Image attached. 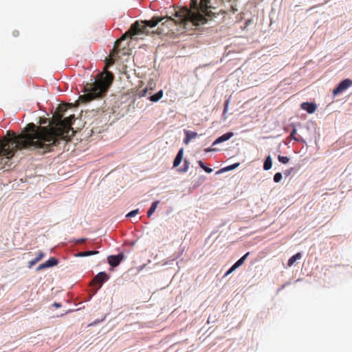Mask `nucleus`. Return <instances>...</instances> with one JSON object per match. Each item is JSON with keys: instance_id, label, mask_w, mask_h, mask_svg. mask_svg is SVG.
<instances>
[{"instance_id": "f257e3e1", "label": "nucleus", "mask_w": 352, "mask_h": 352, "mask_svg": "<svg viewBox=\"0 0 352 352\" xmlns=\"http://www.w3.org/2000/svg\"><path fill=\"white\" fill-rule=\"evenodd\" d=\"M75 120L74 115L63 119L58 113L52 118L50 126H36L28 124L19 135L8 131L7 135L0 140V169L5 168L17 150L29 149L41 153L52 151L60 140H67L70 133H74L72 125Z\"/></svg>"}, {"instance_id": "f03ea898", "label": "nucleus", "mask_w": 352, "mask_h": 352, "mask_svg": "<svg viewBox=\"0 0 352 352\" xmlns=\"http://www.w3.org/2000/svg\"><path fill=\"white\" fill-rule=\"evenodd\" d=\"M75 120L74 115L63 119L58 113L52 118L50 126H36L28 124L19 135L8 131L7 135L0 140V169L5 168L17 150L29 149L41 153L52 151L60 140H67L70 133H74L72 125Z\"/></svg>"}, {"instance_id": "7ed1b4c3", "label": "nucleus", "mask_w": 352, "mask_h": 352, "mask_svg": "<svg viewBox=\"0 0 352 352\" xmlns=\"http://www.w3.org/2000/svg\"><path fill=\"white\" fill-rule=\"evenodd\" d=\"M210 0H200L199 4L197 0H191L190 8H179L177 10L174 9V13L171 14L174 16L176 19H173L170 16H168V12H166V17L167 20L165 23L162 24L163 28L157 27L155 30V34H167L170 31L168 24L175 21V23L183 24L184 26L188 23H192L194 25H199L206 23V16H209L208 9L211 8L210 5Z\"/></svg>"}, {"instance_id": "20e7f679", "label": "nucleus", "mask_w": 352, "mask_h": 352, "mask_svg": "<svg viewBox=\"0 0 352 352\" xmlns=\"http://www.w3.org/2000/svg\"><path fill=\"white\" fill-rule=\"evenodd\" d=\"M154 28V17H152L148 21H136L134 23L119 39H118L114 44L113 48L109 53L110 60L109 65L114 63L113 58L119 57V54L125 55L126 53L124 50L128 47L129 44L122 46L121 45L123 41L128 38H133L135 36H141L142 34L148 35L150 33H153L154 31L151 30Z\"/></svg>"}, {"instance_id": "39448f33", "label": "nucleus", "mask_w": 352, "mask_h": 352, "mask_svg": "<svg viewBox=\"0 0 352 352\" xmlns=\"http://www.w3.org/2000/svg\"><path fill=\"white\" fill-rule=\"evenodd\" d=\"M113 80V75L111 72H107L102 74L99 79L93 83L87 84L85 87L86 94L80 96L79 100L82 102H87L92 100L102 98L108 91Z\"/></svg>"}, {"instance_id": "423d86ee", "label": "nucleus", "mask_w": 352, "mask_h": 352, "mask_svg": "<svg viewBox=\"0 0 352 352\" xmlns=\"http://www.w3.org/2000/svg\"><path fill=\"white\" fill-rule=\"evenodd\" d=\"M352 86V80L346 78L341 81L338 86L333 89V94L334 96L338 95L343 92L348 88Z\"/></svg>"}, {"instance_id": "0eeeda50", "label": "nucleus", "mask_w": 352, "mask_h": 352, "mask_svg": "<svg viewBox=\"0 0 352 352\" xmlns=\"http://www.w3.org/2000/svg\"><path fill=\"white\" fill-rule=\"evenodd\" d=\"M108 276L106 272H99L91 280V284L92 286H98L97 289L101 287L104 282L107 281Z\"/></svg>"}, {"instance_id": "6e6552de", "label": "nucleus", "mask_w": 352, "mask_h": 352, "mask_svg": "<svg viewBox=\"0 0 352 352\" xmlns=\"http://www.w3.org/2000/svg\"><path fill=\"white\" fill-rule=\"evenodd\" d=\"M124 258V254L120 253L118 255H111L107 258L108 263L112 267H117Z\"/></svg>"}, {"instance_id": "1a4fd4ad", "label": "nucleus", "mask_w": 352, "mask_h": 352, "mask_svg": "<svg viewBox=\"0 0 352 352\" xmlns=\"http://www.w3.org/2000/svg\"><path fill=\"white\" fill-rule=\"evenodd\" d=\"M58 261L56 258L52 257L46 262L39 265L37 267V270H41L47 267L55 266L58 264Z\"/></svg>"}, {"instance_id": "9d476101", "label": "nucleus", "mask_w": 352, "mask_h": 352, "mask_svg": "<svg viewBox=\"0 0 352 352\" xmlns=\"http://www.w3.org/2000/svg\"><path fill=\"white\" fill-rule=\"evenodd\" d=\"M233 135L234 133L232 132L226 133L222 135L221 136L219 137L217 139H216L214 142L212 143V145L214 146L223 142L227 141L230 140Z\"/></svg>"}, {"instance_id": "9b49d317", "label": "nucleus", "mask_w": 352, "mask_h": 352, "mask_svg": "<svg viewBox=\"0 0 352 352\" xmlns=\"http://www.w3.org/2000/svg\"><path fill=\"white\" fill-rule=\"evenodd\" d=\"M301 108L309 113H313L316 109V105L314 103L302 102L301 104Z\"/></svg>"}, {"instance_id": "f8f14e48", "label": "nucleus", "mask_w": 352, "mask_h": 352, "mask_svg": "<svg viewBox=\"0 0 352 352\" xmlns=\"http://www.w3.org/2000/svg\"><path fill=\"white\" fill-rule=\"evenodd\" d=\"M184 133L186 134V138L184 139V143L186 144H188L191 140L195 139V138L197 137V133L194 131L185 130Z\"/></svg>"}, {"instance_id": "ddd939ff", "label": "nucleus", "mask_w": 352, "mask_h": 352, "mask_svg": "<svg viewBox=\"0 0 352 352\" xmlns=\"http://www.w3.org/2000/svg\"><path fill=\"white\" fill-rule=\"evenodd\" d=\"M183 154H184V151H183V148H181L179 152L177 153L174 161H173V167H177L182 159H183Z\"/></svg>"}, {"instance_id": "4468645a", "label": "nucleus", "mask_w": 352, "mask_h": 352, "mask_svg": "<svg viewBox=\"0 0 352 352\" xmlns=\"http://www.w3.org/2000/svg\"><path fill=\"white\" fill-rule=\"evenodd\" d=\"M153 89L152 88H146L142 91V96L146 97L148 96L151 101H154V94H152Z\"/></svg>"}, {"instance_id": "2eb2a0df", "label": "nucleus", "mask_w": 352, "mask_h": 352, "mask_svg": "<svg viewBox=\"0 0 352 352\" xmlns=\"http://www.w3.org/2000/svg\"><path fill=\"white\" fill-rule=\"evenodd\" d=\"M43 256L44 254L42 252H39L38 253L37 256L34 259L29 261V267H32L33 265L37 263L39 261H41L43 258Z\"/></svg>"}, {"instance_id": "dca6fc26", "label": "nucleus", "mask_w": 352, "mask_h": 352, "mask_svg": "<svg viewBox=\"0 0 352 352\" xmlns=\"http://www.w3.org/2000/svg\"><path fill=\"white\" fill-rule=\"evenodd\" d=\"M302 257V254L300 252H298L295 255L292 256L289 260L287 265L289 267H291L294 265V263L298 259H300Z\"/></svg>"}, {"instance_id": "f3484780", "label": "nucleus", "mask_w": 352, "mask_h": 352, "mask_svg": "<svg viewBox=\"0 0 352 352\" xmlns=\"http://www.w3.org/2000/svg\"><path fill=\"white\" fill-rule=\"evenodd\" d=\"M272 166V160L270 156H267L264 162L263 168L265 170H270Z\"/></svg>"}, {"instance_id": "a211bd4d", "label": "nucleus", "mask_w": 352, "mask_h": 352, "mask_svg": "<svg viewBox=\"0 0 352 352\" xmlns=\"http://www.w3.org/2000/svg\"><path fill=\"white\" fill-rule=\"evenodd\" d=\"M67 104H63L59 105L53 116H56L58 113L62 114L63 116L64 113L67 111Z\"/></svg>"}, {"instance_id": "6ab92c4d", "label": "nucleus", "mask_w": 352, "mask_h": 352, "mask_svg": "<svg viewBox=\"0 0 352 352\" xmlns=\"http://www.w3.org/2000/svg\"><path fill=\"white\" fill-rule=\"evenodd\" d=\"M98 251L96 250H89V251H85V252H81L78 254V256L84 257V256H88L91 255H95L98 254Z\"/></svg>"}, {"instance_id": "aec40b11", "label": "nucleus", "mask_w": 352, "mask_h": 352, "mask_svg": "<svg viewBox=\"0 0 352 352\" xmlns=\"http://www.w3.org/2000/svg\"><path fill=\"white\" fill-rule=\"evenodd\" d=\"M249 252H247L246 254H245L240 259H239L234 265L233 266L236 269L237 267H239V266H241L245 261V260L246 259V258L248 257V256L249 255Z\"/></svg>"}, {"instance_id": "412c9836", "label": "nucleus", "mask_w": 352, "mask_h": 352, "mask_svg": "<svg viewBox=\"0 0 352 352\" xmlns=\"http://www.w3.org/2000/svg\"><path fill=\"white\" fill-rule=\"evenodd\" d=\"M198 164L199 165V166L203 168L206 173H210L212 172V169L211 168H208L207 166H205V164L203 163L202 161L199 160L198 162Z\"/></svg>"}, {"instance_id": "4be33fe9", "label": "nucleus", "mask_w": 352, "mask_h": 352, "mask_svg": "<svg viewBox=\"0 0 352 352\" xmlns=\"http://www.w3.org/2000/svg\"><path fill=\"white\" fill-rule=\"evenodd\" d=\"M296 133H297V130H296V129L295 127H294V129H293V130H292V133H291V134L289 135V138L291 139H293V140L298 142L299 139L296 138Z\"/></svg>"}, {"instance_id": "5701e85b", "label": "nucleus", "mask_w": 352, "mask_h": 352, "mask_svg": "<svg viewBox=\"0 0 352 352\" xmlns=\"http://www.w3.org/2000/svg\"><path fill=\"white\" fill-rule=\"evenodd\" d=\"M278 160L280 162L283 163V164H287L288 163L289 159L286 157V156H281V155H278Z\"/></svg>"}, {"instance_id": "b1692460", "label": "nucleus", "mask_w": 352, "mask_h": 352, "mask_svg": "<svg viewBox=\"0 0 352 352\" xmlns=\"http://www.w3.org/2000/svg\"><path fill=\"white\" fill-rule=\"evenodd\" d=\"M282 174L280 173H276L274 175V181L276 183L280 182V180L282 179Z\"/></svg>"}, {"instance_id": "393cba45", "label": "nucleus", "mask_w": 352, "mask_h": 352, "mask_svg": "<svg viewBox=\"0 0 352 352\" xmlns=\"http://www.w3.org/2000/svg\"><path fill=\"white\" fill-rule=\"evenodd\" d=\"M139 213V209H135V210H133L132 211H131L130 212H129L127 214H126V217H135V215H137Z\"/></svg>"}, {"instance_id": "a878e982", "label": "nucleus", "mask_w": 352, "mask_h": 352, "mask_svg": "<svg viewBox=\"0 0 352 352\" xmlns=\"http://www.w3.org/2000/svg\"><path fill=\"white\" fill-rule=\"evenodd\" d=\"M163 96V91L160 90L158 92L155 93V102L158 101L162 98Z\"/></svg>"}, {"instance_id": "bb28decb", "label": "nucleus", "mask_w": 352, "mask_h": 352, "mask_svg": "<svg viewBox=\"0 0 352 352\" xmlns=\"http://www.w3.org/2000/svg\"><path fill=\"white\" fill-rule=\"evenodd\" d=\"M153 212H154V202L151 204V207L147 212V216L151 217Z\"/></svg>"}, {"instance_id": "cd10ccee", "label": "nucleus", "mask_w": 352, "mask_h": 352, "mask_svg": "<svg viewBox=\"0 0 352 352\" xmlns=\"http://www.w3.org/2000/svg\"><path fill=\"white\" fill-rule=\"evenodd\" d=\"M188 164H189L188 162L186 160H184V168L181 170V171L186 172L188 170Z\"/></svg>"}, {"instance_id": "c85d7f7f", "label": "nucleus", "mask_w": 352, "mask_h": 352, "mask_svg": "<svg viewBox=\"0 0 352 352\" xmlns=\"http://www.w3.org/2000/svg\"><path fill=\"white\" fill-rule=\"evenodd\" d=\"M236 268L232 265L228 271L226 273L225 276H228V274H231L233 271H234Z\"/></svg>"}, {"instance_id": "c756f323", "label": "nucleus", "mask_w": 352, "mask_h": 352, "mask_svg": "<svg viewBox=\"0 0 352 352\" xmlns=\"http://www.w3.org/2000/svg\"><path fill=\"white\" fill-rule=\"evenodd\" d=\"M162 20H163V18L160 19L159 17L155 16V26L158 25L159 23H160Z\"/></svg>"}, {"instance_id": "7c9ffc66", "label": "nucleus", "mask_w": 352, "mask_h": 352, "mask_svg": "<svg viewBox=\"0 0 352 352\" xmlns=\"http://www.w3.org/2000/svg\"><path fill=\"white\" fill-rule=\"evenodd\" d=\"M85 241H87V239L86 238H82V239H78L76 241V243L77 244L82 243H85Z\"/></svg>"}, {"instance_id": "2f4dec72", "label": "nucleus", "mask_w": 352, "mask_h": 352, "mask_svg": "<svg viewBox=\"0 0 352 352\" xmlns=\"http://www.w3.org/2000/svg\"><path fill=\"white\" fill-rule=\"evenodd\" d=\"M238 165H239V164H235L231 165L228 168V170H232V169L236 168L238 166Z\"/></svg>"}, {"instance_id": "473e14b6", "label": "nucleus", "mask_w": 352, "mask_h": 352, "mask_svg": "<svg viewBox=\"0 0 352 352\" xmlns=\"http://www.w3.org/2000/svg\"><path fill=\"white\" fill-rule=\"evenodd\" d=\"M217 149L216 148H207L204 150V151L206 153H208V152H210V151H216Z\"/></svg>"}, {"instance_id": "72a5a7b5", "label": "nucleus", "mask_w": 352, "mask_h": 352, "mask_svg": "<svg viewBox=\"0 0 352 352\" xmlns=\"http://www.w3.org/2000/svg\"><path fill=\"white\" fill-rule=\"evenodd\" d=\"M12 34H13V35H14V36H19V31L15 30V31H14V32H13V33H12Z\"/></svg>"}, {"instance_id": "f704fd0d", "label": "nucleus", "mask_w": 352, "mask_h": 352, "mask_svg": "<svg viewBox=\"0 0 352 352\" xmlns=\"http://www.w3.org/2000/svg\"><path fill=\"white\" fill-rule=\"evenodd\" d=\"M228 102H226V107H225V108H224V112H226V111H227V109H228Z\"/></svg>"}, {"instance_id": "c9c22d12", "label": "nucleus", "mask_w": 352, "mask_h": 352, "mask_svg": "<svg viewBox=\"0 0 352 352\" xmlns=\"http://www.w3.org/2000/svg\"><path fill=\"white\" fill-rule=\"evenodd\" d=\"M54 306H55V307H60V304H58V303L55 302V303L54 304Z\"/></svg>"}, {"instance_id": "e433bc0d", "label": "nucleus", "mask_w": 352, "mask_h": 352, "mask_svg": "<svg viewBox=\"0 0 352 352\" xmlns=\"http://www.w3.org/2000/svg\"><path fill=\"white\" fill-rule=\"evenodd\" d=\"M157 203L155 201V208H157Z\"/></svg>"}]
</instances>
